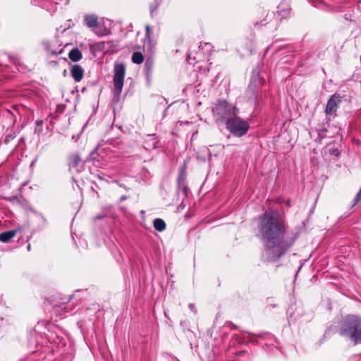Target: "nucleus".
<instances>
[{"label": "nucleus", "mask_w": 361, "mask_h": 361, "mask_svg": "<svg viewBox=\"0 0 361 361\" xmlns=\"http://www.w3.org/2000/svg\"><path fill=\"white\" fill-rule=\"evenodd\" d=\"M212 111L216 123L224 125L239 114V109L225 100H219L213 107Z\"/></svg>", "instance_id": "7ed1b4c3"}, {"label": "nucleus", "mask_w": 361, "mask_h": 361, "mask_svg": "<svg viewBox=\"0 0 361 361\" xmlns=\"http://www.w3.org/2000/svg\"><path fill=\"white\" fill-rule=\"evenodd\" d=\"M152 66H153V63H152V61H150V60H147L146 61V62L145 63V68L146 71H147V77H149V74L152 73Z\"/></svg>", "instance_id": "dca6fc26"}, {"label": "nucleus", "mask_w": 361, "mask_h": 361, "mask_svg": "<svg viewBox=\"0 0 361 361\" xmlns=\"http://www.w3.org/2000/svg\"><path fill=\"white\" fill-rule=\"evenodd\" d=\"M145 30H146V35H145L146 40H147L149 44L151 45V39H150L151 27L149 25H146Z\"/></svg>", "instance_id": "f3484780"}, {"label": "nucleus", "mask_w": 361, "mask_h": 361, "mask_svg": "<svg viewBox=\"0 0 361 361\" xmlns=\"http://www.w3.org/2000/svg\"><path fill=\"white\" fill-rule=\"evenodd\" d=\"M61 307L63 310H66V307Z\"/></svg>", "instance_id": "5701e85b"}, {"label": "nucleus", "mask_w": 361, "mask_h": 361, "mask_svg": "<svg viewBox=\"0 0 361 361\" xmlns=\"http://www.w3.org/2000/svg\"><path fill=\"white\" fill-rule=\"evenodd\" d=\"M71 75L75 82H80L84 75V70L80 65L75 64L71 67Z\"/></svg>", "instance_id": "9b49d317"}, {"label": "nucleus", "mask_w": 361, "mask_h": 361, "mask_svg": "<svg viewBox=\"0 0 361 361\" xmlns=\"http://www.w3.org/2000/svg\"><path fill=\"white\" fill-rule=\"evenodd\" d=\"M126 75V66L123 63H116L114 67V96L119 97L123 87Z\"/></svg>", "instance_id": "39448f33"}, {"label": "nucleus", "mask_w": 361, "mask_h": 361, "mask_svg": "<svg viewBox=\"0 0 361 361\" xmlns=\"http://www.w3.org/2000/svg\"><path fill=\"white\" fill-rule=\"evenodd\" d=\"M188 307H189V308L190 309L191 311H192L194 312H196L195 307V305L192 303H190Z\"/></svg>", "instance_id": "a211bd4d"}, {"label": "nucleus", "mask_w": 361, "mask_h": 361, "mask_svg": "<svg viewBox=\"0 0 361 361\" xmlns=\"http://www.w3.org/2000/svg\"><path fill=\"white\" fill-rule=\"evenodd\" d=\"M12 138H13V137H12V136H10V135H9V136H8H8H6V137H5V142H6V143H7L8 142H9L10 139H12Z\"/></svg>", "instance_id": "6ab92c4d"}, {"label": "nucleus", "mask_w": 361, "mask_h": 361, "mask_svg": "<svg viewBox=\"0 0 361 361\" xmlns=\"http://www.w3.org/2000/svg\"><path fill=\"white\" fill-rule=\"evenodd\" d=\"M42 45L47 53L51 56L61 54L63 51V49L60 48L61 45L56 40H44Z\"/></svg>", "instance_id": "6e6552de"}, {"label": "nucleus", "mask_w": 361, "mask_h": 361, "mask_svg": "<svg viewBox=\"0 0 361 361\" xmlns=\"http://www.w3.org/2000/svg\"><path fill=\"white\" fill-rule=\"evenodd\" d=\"M188 59V61L189 63H191V61H190L191 58H190V55H188V59Z\"/></svg>", "instance_id": "412c9836"}, {"label": "nucleus", "mask_w": 361, "mask_h": 361, "mask_svg": "<svg viewBox=\"0 0 361 361\" xmlns=\"http://www.w3.org/2000/svg\"><path fill=\"white\" fill-rule=\"evenodd\" d=\"M144 57L140 52L136 51L133 54L132 61L136 64H140L143 62Z\"/></svg>", "instance_id": "2eb2a0df"}, {"label": "nucleus", "mask_w": 361, "mask_h": 361, "mask_svg": "<svg viewBox=\"0 0 361 361\" xmlns=\"http://www.w3.org/2000/svg\"><path fill=\"white\" fill-rule=\"evenodd\" d=\"M16 233L14 230L6 231L0 233V241L3 243H8L11 238H13Z\"/></svg>", "instance_id": "f8f14e48"}, {"label": "nucleus", "mask_w": 361, "mask_h": 361, "mask_svg": "<svg viewBox=\"0 0 361 361\" xmlns=\"http://www.w3.org/2000/svg\"><path fill=\"white\" fill-rule=\"evenodd\" d=\"M287 225L278 212L267 210L259 217V232L262 237L263 257L276 262L294 245L297 235L289 233Z\"/></svg>", "instance_id": "f257e3e1"}, {"label": "nucleus", "mask_w": 361, "mask_h": 361, "mask_svg": "<svg viewBox=\"0 0 361 361\" xmlns=\"http://www.w3.org/2000/svg\"><path fill=\"white\" fill-rule=\"evenodd\" d=\"M153 226L154 228L159 231L161 232L166 229V224L161 219L157 218L154 220Z\"/></svg>", "instance_id": "4468645a"}, {"label": "nucleus", "mask_w": 361, "mask_h": 361, "mask_svg": "<svg viewBox=\"0 0 361 361\" xmlns=\"http://www.w3.org/2000/svg\"><path fill=\"white\" fill-rule=\"evenodd\" d=\"M225 126L230 133L237 137L244 136L250 129L248 122L240 118L238 115L230 119Z\"/></svg>", "instance_id": "20e7f679"}, {"label": "nucleus", "mask_w": 361, "mask_h": 361, "mask_svg": "<svg viewBox=\"0 0 361 361\" xmlns=\"http://www.w3.org/2000/svg\"><path fill=\"white\" fill-rule=\"evenodd\" d=\"M30 249H31V245L29 244V245H27V250L28 251H30Z\"/></svg>", "instance_id": "4be33fe9"}, {"label": "nucleus", "mask_w": 361, "mask_h": 361, "mask_svg": "<svg viewBox=\"0 0 361 361\" xmlns=\"http://www.w3.org/2000/svg\"><path fill=\"white\" fill-rule=\"evenodd\" d=\"M35 1L39 6L49 12H54L56 10L58 2L55 0H35Z\"/></svg>", "instance_id": "9d476101"}, {"label": "nucleus", "mask_w": 361, "mask_h": 361, "mask_svg": "<svg viewBox=\"0 0 361 361\" xmlns=\"http://www.w3.org/2000/svg\"><path fill=\"white\" fill-rule=\"evenodd\" d=\"M84 23L98 36H104L109 33L108 30L99 22L98 17L94 14L85 16Z\"/></svg>", "instance_id": "423d86ee"}, {"label": "nucleus", "mask_w": 361, "mask_h": 361, "mask_svg": "<svg viewBox=\"0 0 361 361\" xmlns=\"http://www.w3.org/2000/svg\"><path fill=\"white\" fill-rule=\"evenodd\" d=\"M103 218V216H101V215H98L95 217V219H101Z\"/></svg>", "instance_id": "aec40b11"}, {"label": "nucleus", "mask_w": 361, "mask_h": 361, "mask_svg": "<svg viewBox=\"0 0 361 361\" xmlns=\"http://www.w3.org/2000/svg\"><path fill=\"white\" fill-rule=\"evenodd\" d=\"M341 101L342 97L338 94H334L329 98L325 109L326 118L328 120L330 121L336 116V111Z\"/></svg>", "instance_id": "0eeeda50"}, {"label": "nucleus", "mask_w": 361, "mask_h": 361, "mask_svg": "<svg viewBox=\"0 0 361 361\" xmlns=\"http://www.w3.org/2000/svg\"><path fill=\"white\" fill-rule=\"evenodd\" d=\"M340 334L355 344L361 343V318L355 315L347 316L340 329Z\"/></svg>", "instance_id": "f03ea898"}, {"label": "nucleus", "mask_w": 361, "mask_h": 361, "mask_svg": "<svg viewBox=\"0 0 361 361\" xmlns=\"http://www.w3.org/2000/svg\"><path fill=\"white\" fill-rule=\"evenodd\" d=\"M69 167L72 171L80 173L83 170L84 161L78 154H73L69 158Z\"/></svg>", "instance_id": "1a4fd4ad"}, {"label": "nucleus", "mask_w": 361, "mask_h": 361, "mask_svg": "<svg viewBox=\"0 0 361 361\" xmlns=\"http://www.w3.org/2000/svg\"><path fill=\"white\" fill-rule=\"evenodd\" d=\"M69 59L74 62H77L82 59V53L77 49H73L68 54Z\"/></svg>", "instance_id": "ddd939ff"}]
</instances>
